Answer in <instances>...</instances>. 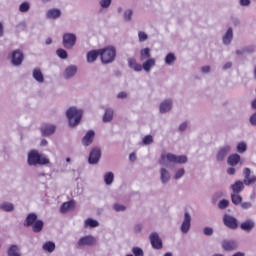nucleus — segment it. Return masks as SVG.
Segmentation results:
<instances>
[{
  "label": "nucleus",
  "mask_w": 256,
  "mask_h": 256,
  "mask_svg": "<svg viewBox=\"0 0 256 256\" xmlns=\"http://www.w3.org/2000/svg\"><path fill=\"white\" fill-rule=\"evenodd\" d=\"M27 163L29 166H43L50 164V160L37 150H31L27 156Z\"/></svg>",
  "instance_id": "f257e3e1"
},
{
  "label": "nucleus",
  "mask_w": 256,
  "mask_h": 256,
  "mask_svg": "<svg viewBox=\"0 0 256 256\" xmlns=\"http://www.w3.org/2000/svg\"><path fill=\"white\" fill-rule=\"evenodd\" d=\"M66 117L69 122L70 127H75L78 126V124L81 122L82 117H83V111L78 110L77 108L70 107L66 111Z\"/></svg>",
  "instance_id": "f03ea898"
},
{
  "label": "nucleus",
  "mask_w": 256,
  "mask_h": 256,
  "mask_svg": "<svg viewBox=\"0 0 256 256\" xmlns=\"http://www.w3.org/2000/svg\"><path fill=\"white\" fill-rule=\"evenodd\" d=\"M166 160L169 162V163H174V164H185L187 163L188 161V158L187 156L185 155H181V156H176L174 154H171V153H163L161 155V159L159 161L160 164L162 165H165L166 164Z\"/></svg>",
  "instance_id": "7ed1b4c3"
},
{
  "label": "nucleus",
  "mask_w": 256,
  "mask_h": 256,
  "mask_svg": "<svg viewBox=\"0 0 256 256\" xmlns=\"http://www.w3.org/2000/svg\"><path fill=\"white\" fill-rule=\"evenodd\" d=\"M99 54L103 64H110L116 58V49L114 47L99 49Z\"/></svg>",
  "instance_id": "20e7f679"
},
{
  "label": "nucleus",
  "mask_w": 256,
  "mask_h": 256,
  "mask_svg": "<svg viewBox=\"0 0 256 256\" xmlns=\"http://www.w3.org/2000/svg\"><path fill=\"white\" fill-rule=\"evenodd\" d=\"M223 223L227 228L232 229V230H236L239 228L238 219L229 214H225L223 216Z\"/></svg>",
  "instance_id": "39448f33"
},
{
  "label": "nucleus",
  "mask_w": 256,
  "mask_h": 256,
  "mask_svg": "<svg viewBox=\"0 0 256 256\" xmlns=\"http://www.w3.org/2000/svg\"><path fill=\"white\" fill-rule=\"evenodd\" d=\"M77 38L74 34L63 35V46L66 49H72L76 44Z\"/></svg>",
  "instance_id": "423d86ee"
},
{
  "label": "nucleus",
  "mask_w": 256,
  "mask_h": 256,
  "mask_svg": "<svg viewBox=\"0 0 256 256\" xmlns=\"http://www.w3.org/2000/svg\"><path fill=\"white\" fill-rule=\"evenodd\" d=\"M149 239L154 249L159 250L163 248V241L158 233H151Z\"/></svg>",
  "instance_id": "0eeeda50"
},
{
  "label": "nucleus",
  "mask_w": 256,
  "mask_h": 256,
  "mask_svg": "<svg viewBox=\"0 0 256 256\" xmlns=\"http://www.w3.org/2000/svg\"><path fill=\"white\" fill-rule=\"evenodd\" d=\"M23 60H24V55L21 51L16 50V51L12 52L11 63L14 66H20L22 64Z\"/></svg>",
  "instance_id": "6e6552de"
},
{
  "label": "nucleus",
  "mask_w": 256,
  "mask_h": 256,
  "mask_svg": "<svg viewBox=\"0 0 256 256\" xmlns=\"http://www.w3.org/2000/svg\"><path fill=\"white\" fill-rule=\"evenodd\" d=\"M95 244L96 238L91 235L81 237L78 241L79 246H93Z\"/></svg>",
  "instance_id": "1a4fd4ad"
},
{
  "label": "nucleus",
  "mask_w": 256,
  "mask_h": 256,
  "mask_svg": "<svg viewBox=\"0 0 256 256\" xmlns=\"http://www.w3.org/2000/svg\"><path fill=\"white\" fill-rule=\"evenodd\" d=\"M101 158V150L93 149L91 150L88 158L89 164H97Z\"/></svg>",
  "instance_id": "9d476101"
},
{
  "label": "nucleus",
  "mask_w": 256,
  "mask_h": 256,
  "mask_svg": "<svg viewBox=\"0 0 256 256\" xmlns=\"http://www.w3.org/2000/svg\"><path fill=\"white\" fill-rule=\"evenodd\" d=\"M191 228V216L188 212L184 214V221L181 225V231L183 233H188Z\"/></svg>",
  "instance_id": "9b49d317"
},
{
  "label": "nucleus",
  "mask_w": 256,
  "mask_h": 256,
  "mask_svg": "<svg viewBox=\"0 0 256 256\" xmlns=\"http://www.w3.org/2000/svg\"><path fill=\"white\" fill-rule=\"evenodd\" d=\"M231 150V146H224L223 148H220L216 155L217 161H223L226 158V156L231 152Z\"/></svg>",
  "instance_id": "f8f14e48"
},
{
  "label": "nucleus",
  "mask_w": 256,
  "mask_h": 256,
  "mask_svg": "<svg viewBox=\"0 0 256 256\" xmlns=\"http://www.w3.org/2000/svg\"><path fill=\"white\" fill-rule=\"evenodd\" d=\"M55 131H56V126L54 125L44 124L41 126L42 136H50L54 134Z\"/></svg>",
  "instance_id": "ddd939ff"
},
{
  "label": "nucleus",
  "mask_w": 256,
  "mask_h": 256,
  "mask_svg": "<svg viewBox=\"0 0 256 256\" xmlns=\"http://www.w3.org/2000/svg\"><path fill=\"white\" fill-rule=\"evenodd\" d=\"M222 248L225 251H233L238 249V244L236 241H231V240H224L222 242Z\"/></svg>",
  "instance_id": "4468645a"
},
{
  "label": "nucleus",
  "mask_w": 256,
  "mask_h": 256,
  "mask_svg": "<svg viewBox=\"0 0 256 256\" xmlns=\"http://www.w3.org/2000/svg\"><path fill=\"white\" fill-rule=\"evenodd\" d=\"M95 138V132L90 130L86 133V135L82 138V144L84 146H89L93 143Z\"/></svg>",
  "instance_id": "2eb2a0df"
},
{
  "label": "nucleus",
  "mask_w": 256,
  "mask_h": 256,
  "mask_svg": "<svg viewBox=\"0 0 256 256\" xmlns=\"http://www.w3.org/2000/svg\"><path fill=\"white\" fill-rule=\"evenodd\" d=\"M38 220V216L35 213H29L24 221V227H30Z\"/></svg>",
  "instance_id": "dca6fc26"
},
{
  "label": "nucleus",
  "mask_w": 256,
  "mask_h": 256,
  "mask_svg": "<svg viewBox=\"0 0 256 256\" xmlns=\"http://www.w3.org/2000/svg\"><path fill=\"white\" fill-rule=\"evenodd\" d=\"M32 76L34 80H36L38 83H44L45 78L40 68H36L32 72Z\"/></svg>",
  "instance_id": "f3484780"
},
{
  "label": "nucleus",
  "mask_w": 256,
  "mask_h": 256,
  "mask_svg": "<svg viewBox=\"0 0 256 256\" xmlns=\"http://www.w3.org/2000/svg\"><path fill=\"white\" fill-rule=\"evenodd\" d=\"M75 202L74 201H68L64 202L61 207H60V212L61 213H66L68 211H71L75 208Z\"/></svg>",
  "instance_id": "a211bd4d"
},
{
  "label": "nucleus",
  "mask_w": 256,
  "mask_h": 256,
  "mask_svg": "<svg viewBox=\"0 0 256 256\" xmlns=\"http://www.w3.org/2000/svg\"><path fill=\"white\" fill-rule=\"evenodd\" d=\"M128 66L129 68L133 69L135 72H140L143 70L142 65L137 63V60L134 58H130L128 60Z\"/></svg>",
  "instance_id": "6ab92c4d"
},
{
  "label": "nucleus",
  "mask_w": 256,
  "mask_h": 256,
  "mask_svg": "<svg viewBox=\"0 0 256 256\" xmlns=\"http://www.w3.org/2000/svg\"><path fill=\"white\" fill-rule=\"evenodd\" d=\"M173 102L171 100H166L160 104V113H167L172 109Z\"/></svg>",
  "instance_id": "aec40b11"
},
{
  "label": "nucleus",
  "mask_w": 256,
  "mask_h": 256,
  "mask_svg": "<svg viewBox=\"0 0 256 256\" xmlns=\"http://www.w3.org/2000/svg\"><path fill=\"white\" fill-rule=\"evenodd\" d=\"M78 69L76 66H69L65 69L64 78L69 79L76 75Z\"/></svg>",
  "instance_id": "412c9836"
},
{
  "label": "nucleus",
  "mask_w": 256,
  "mask_h": 256,
  "mask_svg": "<svg viewBox=\"0 0 256 256\" xmlns=\"http://www.w3.org/2000/svg\"><path fill=\"white\" fill-rule=\"evenodd\" d=\"M241 161V156L239 154H233L230 155L227 159V163L230 166H236L239 164V162Z\"/></svg>",
  "instance_id": "4be33fe9"
},
{
  "label": "nucleus",
  "mask_w": 256,
  "mask_h": 256,
  "mask_svg": "<svg viewBox=\"0 0 256 256\" xmlns=\"http://www.w3.org/2000/svg\"><path fill=\"white\" fill-rule=\"evenodd\" d=\"M100 56V50H93L87 53V62L93 63Z\"/></svg>",
  "instance_id": "5701e85b"
},
{
  "label": "nucleus",
  "mask_w": 256,
  "mask_h": 256,
  "mask_svg": "<svg viewBox=\"0 0 256 256\" xmlns=\"http://www.w3.org/2000/svg\"><path fill=\"white\" fill-rule=\"evenodd\" d=\"M245 186L242 181H237L234 183V185L231 186V189L233 191V194H239L244 190Z\"/></svg>",
  "instance_id": "b1692460"
},
{
  "label": "nucleus",
  "mask_w": 256,
  "mask_h": 256,
  "mask_svg": "<svg viewBox=\"0 0 256 256\" xmlns=\"http://www.w3.org/2000/svg\"><path fill=\"white\" fill-rule=\"evenodd\" d=\"M59 17H61V10H58V8H52L51 10H48L47 18L57 19Z\"/></svg>",
  "instance_id": "393cba45"
},
{
  "label": "nucleus",
  "mask_w": 256,
  "mask_h": 256,
  "mask_svg": "<svg viewBox=\"0 0 256 256\" xmlns=\"http://www.w3.org/2000/svg\"><path fill=\"white\" fill-rule=\"evenodd\" d=\"M8 256H21L20 249L17 245H11L7 250Z\"/></svg>",
  "instance_id": "a878e982"
},
{
  "label": "nucleus",
  "mask_w": 256,
  "mask_h": 256,
  "mask_svg": "<svg viewBox=\"0 0 256 256\" xmlns=\"http://www.w3.org/2000/svg\"><path fill=\"white\" fill-rule=\"evenodd\" d=\"M240 228L242 230H244V231H248L249 232V231H251L252 229L255 228V223L253 221H251V220H247V221H245L244 223H242L240 225Z\"/></svg>",
  "instance_id": "bb28decb"
},
{
  "label": "nucleus",
  "mask_w": 256,
  "mask_h": 256,
  "mask_svg": "<svg viewBox=\"0 0 256 256\" xmlns=\"http://www.w3.org/2000/svg\"><path fill=\"white\" fill-rule=\"evenodd\" d=\"M44 222L42 220H38L34 222L32 225V231L35 233H39L43 230Z\"/></svg>",
  "instance_id": "cd10ccee"
},
{
  "label": "nucleus",
  "mask_w": 256,
  "mask_h": 256,
  "mask_svg": "<svg viewBox=\"0 0 256 256\" xmlns=\"http://www.w3.org/2000/svg\"><path fill=\"white\" fill-rule=\"evenodd\" d=\"M233 39V29L229 28L223 37V43L226 45H229L232 42Z\"/></svg>",
  "instance_id": "c85d7f7f"
},
{
  "label": "nucleus",
  "mask_w": 256,
  "mask_h": 256,
  "mask_svg": "<svg viewBox=\"0 0 256 256\" xmlns=\"http://www.w3.org/2000/svg\"><path fill=\"white\" fill-rule=\"evenodd\" d=\"M156 65L155 59H148L146 62L143 63L142 68L146 72H150L151 68Z\"/></svg>",
  "instance_id": "c756f323"
},
{
  "label": "nucleus",
  "mask_w": 256,
  "mask_h": 256,
  "mask_svg": "<svg viewBox=\"0 0 256 256\" xmlns=\"http://www.w3.org/2000/svg\"><path fill=\"white\" fill-rule=\"evenodd\" d=\"M114 111L112 109H106L105 114L103 116V122H110L113 120Z\"/></svg>",
  "instance_id": "7c9ffc66"
},
{
  "label": "nucleus",
  "mask_w": 256,
  "mask_h": 256,
  "mask_svg": "<svg viewBox=\"0 0 256 256\" xmlns=\"http://www.w3.org/2000/svg\"><path fill=\"white\" fill-rule=\"evenodd\" d=\"M43 250L47 251V252H54L55 248H56V245L55 243L51 242V241H48L46 243L43 244Z\"/></svg>",
  "instance_id": "2f4dec72"
},
{
  "label": "nucleus",
  "mask_w": 256,
  "mask_h": 256,
  "mask_svg": "<svg viewBox=\"0 0 256 256\" xmlns=\"http://www.w3.org/2000/svg\"><path fill=\"white\" fill-rule=\"evenodd\" d=\"M84 226L85 227H90V228L98 227L99 222L94 220V219L88 218V219L85 220Z\"/></svg>",
  "instance_id": "473e14b6"
},
{
  "label": "nucleus",
  "mask_w": 256,
  "mask_h": 256,
  "mask_svg": "<svg viewBox=\"0 0 256 256\" xmlns=\"http://www.w3.org/2000/svg\"><path fill=\"white\" fill-rule=\"evenodd\" d=\"M0 209H2L5 212H12L14 210V205L9 202H4L0 204Z\"/></svg>",
  "instance_id": "72a5a7b5"
},
{
  "label": "nucleus",
  "mask_w": 256,
  "mask_h": 256,
  "mask_svg": "<svg viewBox=\"0 0 256 256\" xmlns=\"http://www.w3.org/2000/svg\"><path fill=\"white\" fill-rule=\"evenodd\" d=\"M231 200L234 205H239L243 202L242 196L238 195L237 193L231 194Z\"/></svg>",
  "instance_id": "f704fd0d"
},
{
  "label": "nucleus",
  "mask_w": 256,
  "mask_h": 256,
  "mask_svg": "<svg viewBox=\"0 0 256 256\" xmlns=\"http://www.w3.org/2000/svg\"><path fill=\"white\" fill-rule=\"evenodd\" d=\"M151 57V50L149 48L140 51V60H145Z\"/></svg>",
  "instance_id": "c9c22d12"
},
{
  "label": "nucleus",
  "mask_w": 256,
  "mask_h": 256,
  "mask_svg": "<svg viewBox=\"0 0 256 256\" xmlns=\"http://www.w3.org/2000/svg\"><path fill=\"white\" fill-rule=\"evenodd\" d=\"M170 180V174L167 169H161V181L167 183Z\"/></svg>",
  "instance_id": "e433bc0d"
},
{
  "label": "nucleus",
  "mask_w": 256,
  "mask_h": 256,
  "mask_svg": "<svg viewBox=\"0 0 256 256\" xmlns=\"http://www.w3.org/2000/svg\"><path fill=\"white\" fill-rule=\"evenodd\" d=\"M104 181L107 185H111L114 181V174L112 172H108L104 175Z\"/></svg>",
  "instance_id": "4c0bfd02"
},
{
  "label": "nucleus",
  "mask_w": 256,
  "mask_h": 256,
  "mask_svg": "<svg viewBox=\"0 0 256 256\" xmlns=\"http://www.w3.org/2000/svg\"><path fill=\"white\" fill-rule=\"evenodd\" d=\"M176 61V57L173 53H170L165 58V63L167 65H172Z\"/></svg>",
  "instance_id": "58836bf2"
},
{
  "label": "nucleus",
  "mask_w": 256,
  "mask_h": 256,
  "mask_svg": "<svg viewBox=\"0 0 256 256\" xmlns=\"http://www.w3.org/2000/svg\"><path fill=\"white\" fill-rule=\"evenodd\" d=\"M30 10V4L28 2H22L19 6V11L21 13H26Z\"/></svg>",
  "instance_id": "ea45409f"
},
{
  "label": "nucleus",
  "mask_w": 256,
  "mask_h": 256,
  "mask_svg": "<svg viewBox=\"0 0 256 256\" xmlns=\"http://www.w3.org/2000/svg\"><path fill=\"white\" fill-rule=\"evenodd\" d=\"M56 54L59 58L61 59H67L68 58V53L67 51H65L64 49H58L56 51Z\"/></svg>",
  "instance_id": "a19ab883"
},
{
  "label": "nucleus",
  "mask_w": 256,
  "mask_h": 256,
  "mask_svg": "<svg viewBox=\"0 0 256 256\" xmlns=\"http://www.w3.org/2000/svg\"><path fill=\"white\" fill-rule=\"evenodd\" d=\"M229 205H230V201H229V200H226V199H223V200H221V201L218 203V207H219L220 209H226V208L229 207Z\"/></svg>",
  "instance_id": "79ce46f5"
},
{
  "label": "nucleus",
  "mask_w": 256,
  "mask_h": 256,
  "mask_svg": "<svg viewBox=\"0 0 256 256\" xmlns=\"http://www.w3.org/2000/svg\"><path fill=\"white\" fill-rule=\"evenodd\" d=\"M237 151H238L239 153H244V152H246V151H247V145H246L244 142L239 143V144L237 145Z\"/></svg>",
  "instance_id": "37998d69"
},
{
  "label": "nucleus",
  "mask_w": 256,
  "mask_h": 256,
  "mask_svg": "<svg viewBox=\"0 0 256 256\" xmlns=\"http://www.w3.org/2000/svg\"><path fill=\"white\" fill-rule=\"evenodd\" d=\"M132 252L134 256H144V251L141 248L134 247Z\"/></svg>",
  "instance_id": "c03bdc74"
},
{
  "label": "nucleus",
  "mask_w": 256,
  "mask_h": 256,
  "mask_svg": "<svg viewBox=\"0 0 256 256\" xmlns=\"http://www.w3.org/2000/svg\"><path fill=\"white\" fill-rule=\"evenodd\" d=\"M153 142H154V139H153V136H151V135L145 136L143 138V144H145V145L152 144Z\"/></svg>",
  "instance_id": "a18cd8bd"
},
{
  "label": "nucleus",
  "mask_w": 256,
  "mask_h": 256,
  "mask_svg": "<svg viewBox=\"0 0 256 256\" xmlns=\"http://www.w3.org/2000/svg\"><path fill=\"white\" fill-rule=\"evenodd\" d=\"M256 182V176H249L248 178L244 179V183L246 185H251Z\"/></svg>",
  "instance_id": "49530a36"
},
{
  "label": "nucleus",
  "mask_w": 256,
  "mask_h": 256,
  "mask_svg": "<svg viewBox=\"0 0 256 256\" xmlns=\"http://www.w3.org/2000/svg\"><path fill=\"white\" fill-rule=\"evenodd\" d=\"M133 16V10H126V12H124V19L126 21H130L132 19Z\"/></svg>",
  "instance_id": "de8ad7c7"
},
{
  "label": "nucleus",
  "mask_w": 256,
  "mask_h": 256,
  "mask_svg": "<svg viewBox=\"0 0 256 256\" xmlns=\"http://www.w3.org/2000/svg\"><path fill=\"white\" fill-rule=\"evenodd\" d=\"M139 42H145L148 39V35L145 32L138 33Z\"/></svg>",
  "instance_id": "09e8293b"
},
{
  "label": "nucleus",
  "mask_w": 256,
  "mask_h": 256,
  "mask_svg": "<svg viewBox=\"0 0 256 256\" xmlns=\"http://www.w3.org/2000/svg\"><path fill=\"white\" fill-rule=\"evenodd\" d=\"M111 3H112V0H101L100 6L102 8H108V7H110Z\"/></svg>",
  "instance_id": "8fccbe9b"
},
{
  "label": "nucleus",
  "mask_w": 256,
  "mask_h": 256,
  "mask_svg": "<svg viewBox=\"0 0 256 256\" xmlns=\"http://www.w3.org/2000/svg\"><path fill=\"white\" fill-rule=\"evenodd\" d=\"M113 208L115 211L120 212V211H125L126 210V206L121 205V204H114Z\"/></svg>",
  "instance_id": "3c124183"
},
{
  "label": "nucleus",
  "mask_w": 256,
  "mask_h": 256,
  "mask_svg": "<svg viewBox=\"0 0 256 256\" xmlns=\"http://www.w3.org/2000/svg\"><path fill=\"white\" fill-rule=\"evenodd\" d=\"M184 175H185V169H179V170L176 172L174 178H175V179H180V178L183 177Z\"/></svg>",
  "instance_id": "603ef678"
},
{
  "label": "nucleus",
  "mask_w": 256,
  "mask_h": 256,
  "mask_svg": "<svg viewBox=\"0 0 256 256\" xmlns=\"http://www.w3.org/2000/svg\"><path fill=\"white\" fill-rule=\"evenodd\" d=\"M243 174H244L245 179H248L249 177H251V169L245 168L243 171Z\"/></svg>",
  "instance_id": "864d4df0"
},
{
  "label": "nucleus",
  "mask_w": 256,
  "mask_h": 256,
  "mask_svg": "<svg viewBox=\"0 0 256 256\" xmlns=\"http://www.w3.org/2000/svg\"><path fill=\"white\" fill-rule=\"evenodd\" d=\"M251 206H252L251 202L241 203V208H243L244 210H247V209L251 208Z\"/></svg>",
  "instance_id": "5fc2aeb1"
},
{
  "label": "nucleus",
  "mask_w": 256,
  "mask_h": 256,
  "mask_svg": "<svg viewBox=\"0 0 256 256\" xmlns=\"http://www.w3.org/2000/svg\"><path fill=\"white\" fill-rule=\"evenodd\" d=\"M213 232L214 231L212 228H209V227L204 228V234L207 236H211L213 234Z\"/></svg>",
  "instance_id": "6e6d98bb"
},
{
  "label": "nucleus",
  "mask_w": 256,
  "mask_h": 256,
  "mask_svg": "<svg viewBox=\"0 0 256 256\" xmlns=\"http://www.w3.org/2000/svg\"><path fill=\"white\" fill-rule=\"evenodd\" d=\"M250 123L256 126V113L250 117Z\"/></svg>",
  "instance_id": "4d7b16f0"
},
{
  "label": "nucleus",
  "mask_w": 256,
  "mask_h": 256,
  "mask_svg": "<svg viewBox=\"0 0 256 256\" xmlns=\"http://www.w3.org/2000/svg\"><path fill=\"white\" fill-rule=\"evenodd\" d=\"M227 173L229 175H235L236 174V169L235 168H229V169H227Z\"/></svg>",
  "instance_id": "13d9d810"
},
{
  "label": "nucleus",
  "mask_w": 256,
  "mask_h": 256,
  "mask_svg": "<svg viewBox=\"0 0 256 256\" xmlns=\"http://www.w3.org/2000/svg\"><path fill=\"white\" fill-rule=\"evenodd\" d=\"M134 231H135L136 233L141 232V231H142V225H140V224L136 225V226L134 227Z\"/></svg>",
  "instance_id": "bf43d9fd"
},
{
  "label": "nucleus",
  "mask_w": 256,
  "mask_h": 256,
  "mask_svg": "<svg viewBox=\"0 0 256 256\" xmlns=\"http://www.w3.org/2000/svg\"><path fill=\"white\" fill-rule=\"evenodd\" d=\"M188 125L187 123H182L180 126H179V130L180 131H185L187 129Z\"/></svg>",
  "instance_id": "052dcab7"
},
{
  "label": "nucleus",
  "mask_w": 256,
  "mask_h": 256,
  "mask_svg": "<svg viewBox=\"0 0 256 256\" xmlns=\"http://www.w3.org/2000/svg\"><path fill=\"white\" fill-rule=\"evenodd\" d=\"M117 97H118L119 99L127 98V93H125V92H120Z\"/></svg>",
  "instance_id": "680f3d73"
},
{
  "label": "nucleus",
  "mask_w": 256,
  "mask_h": 256,
  "mask_svg": "<svg viewBox=\"0 0 256 256\" xmlns=\"http://www.w3.org/2000/svg\"><path fill=\"white\" fill-rule=\"evenodd\" d=\"M202 72L209 73L211 71V68L209 66L202 67Z\"/></svg>",
  "instance_id": "e2e57ef3"
},
{
  "label": "nucleus",
  "mask_w": 256,
  "mask_h": 256,
  "mask_svg": "<svg viewBox=\"0 0 256 256\" xmlns=\"http://www.w3.org/2000/svg\"><path fill=\"white\" fill-rule=\"evenodd\" d=\"M249 0H240V4L242 5V6H248L249 5Z\"/></svg>",
  "instance_id": "0e129e2a"
},
{
  "label": "nucleus",
  "mask_w": 256,
  "mask_h": 256,
  "mask_svg": "<svg viewBox=\"0 0 256 256\" xmlns=\"http://www.w3.org/2000/svg\"><path fill=\"white\" fill-rule=\"evenodd\" d=\"M129 160L135 161V160H136V154H135V153H131V154L129 155Z\"/></svg>",
  "instance_id": "69168bd1"
},
{
  "label": "nucleus",
  "mask_w": 256,
  "mask_h": 256,
  "mask_svg": "<svg viewBox=\"0 0 256 256\" xmlns=\"http://www.w3.org/2000/svg\"><path fill=\"white\" fill-rule=\"evenodd\" d=\"M232 67V63L228 62L227 64H225L224 69H229Z\"/></svg>",
  "instance_id": "338daca9"
},
{
  "label": "nucleus",
  "mask_w": 256,
  "mask_h": 256,
  "mask_svg": "<svg viewBox=\"0 0 256 256\" xmlns=\"http://www.w3.org/2000/svg\"><path fill=\"white\" fill-rule=\"evenodd\" d=\"M232 256H245V253H243V252H237V253H235V254L232 255Z\"/></svg>",
  "instance_id": "774afa93"
}]
</instances>
